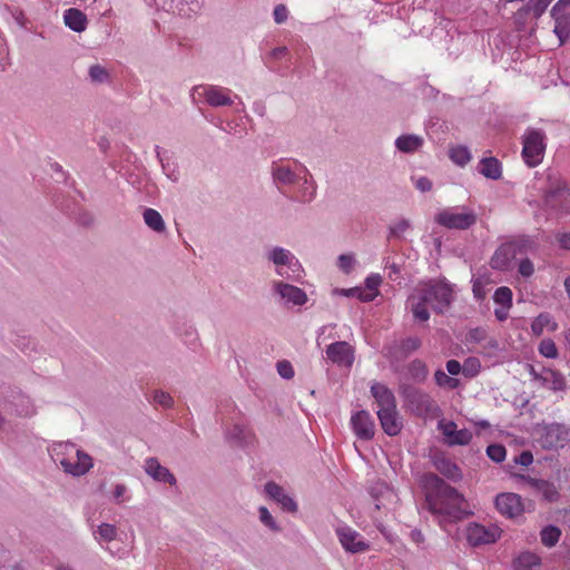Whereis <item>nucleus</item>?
Returning <instances> with one entry per match:
<instances>
[{
	"mask_svg": "<svg viewBox=\"0 0 570 570\" xmlns=\"http://www.w3.org/2000/svg\"><path fill=\"white\" fill-rule=\"evenodd\" d=\"M424 489L429 511L445 522L460 520L464 514V497L435 474L424 476Z\"/></svg>",
	"mask_w": 570,
	"mask_h": 570,
	"instance_id": "1",
	"label": "nucleus"
},
{
	"mask_svg": "<svg viewBox=\"0 0 570 570\" xmlns=\"http://www.w3.org/2000/svg\"><path fill=\"white\" fill-rule=\"evenodd\" d=\"M271 175L274 184L283 186H298L296 198L308 203L316 196V184L307 167L295 159H277L271 165Z\"/></svg>",
	"mask_w": 570,
	"mask_h": 570,
	"instance_id": "2",
	"label": "nucleus"
},
{
	"mask_svg": "<svg viewBox=\"0 0 570 570\" xmlns=\"http://www.w3.org/2000/svg\"><path fill=\"white\" fill-rule=\"evenodd\" d=\"M51 459L73 476L85 475L94 466L92 458L70 442H57L49 448Z\"/></svg>",
	"mask_w": 570,
	"mask_h": 570,
	"instance_id": "3",
	"label": "nucleus"
},
{
	"mask_svg": "<svg viewBox=\"0 0 570 570\" xmlns=\"http://www.w3.org/2000/svg\"><path fill=\"white\" fill-rule=\"evenodd\" d=\"M522 158L529 167H535L543 160L546 135L540 129L529 128L522 138Z\"/></svg>",
	"mask_w": 570,
	"mask_h": 570,
	"instance_id": "4",
	"label": "nucleus"
},
{
	"mask_svg": "<svg viewBox=\"0 0 570 570\" xmlns=\"http://www.w3.org/2000/svg\"><path fill=\"white\" fill-rule=\"evenodd\" d=\"M267 261L274 265L275 273L285 278H293L298 275L301 264L295 255L283 247L274 246L266 250Z\"/></svg>",
	"mask_w": 570,
	"mask_h": 570,
	"instance_id": "5",
	"label": "nucleus"
},
{
	"mask_svg": "<svg viewBox=\"0 0 570 570\" xmlns=\"http://www.w3.org/2000/svg\"><path fill=\"white\" fill-rule=\"evenodd\" d=\"M533 248V242L529 238H520L502 244L491 258V266L494 269L507 271L517 254L525 253Z\"/></svg>",
	"mask_w": 570,
	"mask_h": 570,
	"instance_id": "6",
	"label": "nucleus"
},
{
	"mask_svg": "<svg viewBox=\"0 0 570 570\" xmlns=\"http://www.w3.org/2000/svg\"><path fill=\"white\" fill-rule=\"evenodd\" d=\"M417 287L428 295L429 304L436 313L445 311L453 301V288L443 281H431Z\"/></svg>",
	"mask_w": 570,
	"mask_h": 570,
	"instance_id": "7",
	"label": "nucleus"
},
{
	"mask_svg": "<svg viewBox=\"0 0 570 570\" xmlns=\"http://www.w3.org/2000/svg\"><path fill=\"white\" fill-rule=\"evenodd\" d=\"M435 222L450 229H466L476 222L473 210L464 208H448L435 216Z\"/></svg>",
	"mask_w": 570,
	"mask_h": 570,
	"instance_id": "8",
	"label": "nucleus"
},
{
	"mask_svg": "<svg viewBox=\"0 0 570 570\" xmlns=\"http://www.w3.org/2000/svg\"><path fill=\"white\" fill-rule=\"evenodd\" d=\"M194 99L203 98L212 107L230 106L234 100L232 90L215 85H199L193 88Z\"/></svg>",
	"mask_w": 570,
	"mask_h": 570,
	"instance_id": "9",
	"label": "nucleus"
},
{
	"mask_svg": "<svg viewBox=\"0 0 570 570\" xmlns=\"http://www.w3.org/2000/svg\"><path fill=\"white\" fill-rule=\"evenodd\" d=\"M502 534V530L497 524L470 523L465 530L468 542L473 546L491 544L497 542Z\"/></svg>",
	"mask_w": 570,
	"mask_h": 570,
	"instance_id": "10",
	"label": "nucleus"
},
{
	"mask_svg": "<svg viewBox=\"0 0 570 570\" xmlns=\"http://www.w3.org/2000/svg\"><path fill=\"white\" fill-rule=\"evenodd\" d=\"M570 438V429L560 423H552L542 426L540 441L546 449L563 448Z\"/></svg>",
	"mask_w": 570,
	"mask_h": 570,
	"instance_id": "11",
	"label": "nucleus"
},
{
	"mask_svg": "<svg viewBox=\"0 0 570 570\" xmlns=\"http://www.w3.org/2000/svg\"><path fill=\"white\" fill-rule=\"evenodd\" d=\"M335 533L343 549L351 553H361L370 549V544L363 535L348 525H340Z\"/></svg>",
	"mask_w": 570,
	"mask_h": 570,
	"instance_id": "12",
	"label": "nucleus"
},
{
	"mask_svg": "<svg viewBox=\"0 0 570 570\" xmlns=\"http://www.w3.org/2000/svg\"><path fill=\"white\" fill-rule=\"evenodd\" d=\"M273 292L278 296L279 303L286 306H302L307 301V295L303 289L282 281L273 283Z\"/></svg>",
	"mask_w": 570,
	"mask_h": 570,
	"instance_id": "13",
	"label": "nucleus"
},
{
	"mask_svg": "<svg viewBox=\"0 0 570 570\" xmlns=\"http://www.w3.org/2000/svg\"><path fill=\"white\" fill-rule=\"evenodd\" d=\"M495 507L502 515L509 519L518 518L524 512L522 498L512 492L498 494L495 498Z\"/></svg>",
	"mask_w": 570,
	"mask_h": 570,
	"instance_id": "14",
	"label": "nucleus"
},
{
	"mask_svg": "<svg viewBox=\"0 0 570 570\" xmlns=\"http://www.w3.org/2000/svg\"><path fill=\"white\" fill-rule=\"evenodd\" d=\"M326 357L332 363L350 367L354 362V350L347 342H335L326 347Z\"/></svg>",
	"mask_w": 570,
	"mask_h": 570,
	"instance_id": "15",
	"label": "nucleus"
},
{
	"mask_svg": "<svg viewBox=\"0 0 570 570\" xmlns=\"http://www.w3.org/2000/svg\"><path fill=\"white\" fill-rule=\"evenodd\" d=\"M439 429L450 445H465L470 443L472 439V433L470 430H459L458 425L452 421H440Z\"/></svg>",
	"mask_w": 570,
	"mask_h": 570,
	"instance_id": "16",
	"label": "nucleus"
},
{
	"mask_svg": "<svg viewBox=\"0 0 570 570\" xmlns=\"http://www.w3.org/2000/svg\"><path fill=\"white\" fill-rule=\"evenodd\" d=\"M353 432L361 440H371L374 436L375 424L367 411H358L351 417Z\"/></svg>",
	"mask_w": 570,
	"mask_h": 570,
	"instance_id": "17",
	"label": "nucleus"
},
{
	"mask_svg": "<svg viewBox=\"0 0 570 570\" xmlns=\"http://www.w3.org/2000/svg\"><path fill=\"white\" fill-rule=\"evenodd\" d=\"M409 305L415 320L426 322L430 318L428 295L422 293L419 287L409 297Z\"/></svg>",
	"mask_w": 570,
	"mask_h": 570,
	"instance_id": "18",
	"label": "nucleus"
},
{
	"mask_svg": "<svg viewBox=\"0 0 570 570\" xmlns=\"http://www.w3.org/2000/svg\"><path fill=\"white\" fill-rule=\"evenodd\" d=\"M145 472L157 482L176 484V478L170 471L163 466L156 458H148L144 464Z\"/></svg>",
	"mask_w": 570,
	"mask_h": 570,
	"instance_id": "19",
	"label": "nucleus"
},
{
	"mask_svg": "<svg viewBox=\"0 0 570 570\" xmlns=\"http://www.w3.org/2000/svg\"><path fill=\"white\" fill-rule=\"evenodd\" d=\"M265 493L276 501L282 509L288 512H296L297 511V504L293 500L292 497H289L282 487L276 484L275 482H267L265 484Z\"/></svg>",
	"mask_w": 570,
	"mask_h": 570,
	"instance_id": "20",
	"label": "nucleus"
},
{
	"mask_svg": "<svg viewBox=\"0 0 570 570\" xmlns=\"http://www.w3.org/2000/svg\"><path fill=\"white\" fill-rule=\"evenodd\" d=\"M376 414L381 426L386 434L393 436L400 433L402 429V421L399 417L396 407L393 410H377Z\"/></svg>",
	"mask_w": 570,
	"mask_h": 570,
	"instance_id": "21",
	"label": "nucleus"
},
{
	"mask_svg": "<svg viewBox=\"0 0 570 570\" xmlns=\"http://www.w3.org/2000/svg\"><path fill=\"white\" fill-rule=\"evenodd\" d=\"M371 393L377 404V410H393L396 407L394 394L384 384L374 383Z\"/></svg>",
	"mask_w": 570,
	"mask_h": 570,
	"instance_id": "22",
	"label": "nucleus"
},
{
	"mask_svg": "<svg viewBox=\"0 0 570 570\" xmlns=\"http://www.w3.org/2000/svg\"><path fill=\"white\" fill-rule=\"evenodd\" d=\"M9 409L11 413L21 417H29L36 413V407L31 400L22 394L12 397Z\"/></svg>",
	"mask_w": 570,
	"mask_h": 570,
	"instance_id": "23",
	"label": "nucleus"
},
{
	"mask_svg": "<svg viewBox=\"0 0 570 570\" xmlns=\"http://www.w3.org/2000/svg\"><path fill=\"white\" fill-rule=\"evenodd\" d=\"M63 21L75 32L85 31L88 23L86 14L76 8L67 9L63 12Z\"/></svg>",
	"mask_w": 570,
	"mask_h": 570,
	"instance_id": "24",
	"label": "nucleus"
},
{
	"mask_svg": "<svg viewBox=\"0 0 570 570\" xmlns=\"http://www.w3.org/2000/svg\"><path fill=\"white\" fill-rule=\"evenodd\" d=\"M529 484L537 493L541 494L542 498L549 502H554L559 499V491L552 482L539 479H529Z\"/></svg>",
	"mask_w": 570,
	"mask_h": 570,
	"instance_id": "25",
	"label": "nucleus"
},
{
	"mask_svg": "<svg viewBox=\"0 0 570 570\" xmlns=\"http://www.w3.org/2000/svg\"><path fill=\"white\" fill-rule=\"evenodd\" d=\"M478 169L485 178L498 180L502 176V165L494 157H484L479 161Z\"/></svg>",
	"mask_w": 570,
	"mask_h": 570,
	"instance_id": "26",
	"label": "nucleus"
},
{
	"mask_svg": "<svg viewBox=\"0 0 570 570\" xmlns=\"http://www.w3.org/2000/svg\"><path fill=\"white\" fill-rule=\"evenodd\" d=\"M557 328L558 324L549 313H541L531 324V331L535 336H540L544 332H554Z\"/></svg>",
	"mask_w": 570,
	"mask_h": 570,
	"instance_id": "27",
	"label": "nucleus"
},
{
	"mask_svg": "<svg viewBox=\"0 0 570 570\" xmlns=\"http://www.w3.org/2000/svg\"><path fill=\"white\" fill-rule=\"evenodd\" d=\"M541 566V558L530 551L521 552L513 562L514 570H537Z\"/></svg>",
	"mask_w": 570,
	"mask_h": 570,
	"instance_id": "28",
	"label": "nucleus"
},
{
	"mask_svg": "<svg viewBox=\"0 0 570 570\" xmlns=\"http://www.w3.org/2000/svg\"><path fill=\"white\" fill-rule=\"evenodd\" d=\"M540 383L553 391H561L566 387V380L563 375L551 368H544L541 372Z\"/></svg>",
	"mask_w": 570,
	"mask_h": 570,
	"instance_id": "29",
	"label": "nucleus"
},
{
	"mask_svg": "<svg viewBox=\"0 0 570 570\" xmlns=\"http://www.w3.org/2000/svg\"><path fill=\"white\" fill-rule=\"evenodd\" d=\"M552 17L556 20L554 32L561 42H564L570 37V13L567 10L561 12H552Z\"/></svg>",
	"mask_w": 570,
	"mask_h": 570,
	"instance_id": "30",
	"label": "nucleus"
},
{
	"mask_svg": "<svg viewBox=\"0 0 570 570\" xmlns=\"http://www.w3.org/2000/svg\"><path fill=\"white\" fill-rule=\"evenodd\" d=\"M412 403L416 405V411L420 414H432L438 410L434 400L422 392H417L413 395Z\"/></svg>",
	"mask_w": 570,
	"mask_h": 570,
	"instance_id": "31",
	"label": "nucleus"
},
{
	"mask_svg": "<svg viewBox=\"0 0 570 570\" xmlns=\"http://www.w3.org/2000/svg\"><path fill=\"white\" fill-rule=\"evenodd\" d=\"M118 530L114 524L101 523L94 531V538L99 544L109 543L117 538Z\"/></svg>",
	"mask_w": 570,
	"mask_h": 570,
	"instance_id": "32",
	"label": "nucleus"
},
{
	"mask_svg": "<svg viewBox=\"0 0 570 570\" xmlns=\"http://www.w3.org/2000/svg\"><path fill=\"white\" fill-rule=\"evenodd\" d=\"M423 144V139L416 135H403L395 140V146L400 151L413 153Z\"/></svg>",
	"mask_w": 570,
	"mask_h": 570,
	"instance_id": "33",
	"label": "nucleus"
},
{
	"mask_svg": "<svg viewBox=\"0 0 570 570\" xmlns=\"http://www.w3.org/2000/svg\"><path fill=\"white\" fill-rule=\"evenodd\" d=\"M144 222L145 224L157 233H163L166 229L165 222L161 217V215L154 208H147L145 209L144 214Z\"/></svg>",
	"mask_w": 570,
	"mask_h": 570,
	"instance_id": "34",
	"label": "nucleus"
},
{
	"mask_svg": "<svg viewBox=\"0 0 570 570\" xmlns=\"http://www.w3.org/2000/svg\"><path fill=\"white\" fill-rule=\"evenodd\" d=\"M449 157L455 165L463 167L471 160V153L468 147L458 145L449 149Z\"/></svg>",
	"mask_w": 570,
	"mask_h": 570,
	"instance_id": "35",
	"label": "nucleus"
},
{
	"mask_svg": "<svg viewBox=\"0 0 570 570\" xmlns=\"http://www.w3.org/2000/svg\"><path fill=\"white\" fill-rule=\"evenodd\" d=\"M561 537V530L554 525H547L540 531V539L544 547L552 548L554 547Z\"/></svg>",
	"mask_w": 570,
	"mask_h": 570,
	"instance_id": "36",
	"label": "nucleus"
},
{
	"mask_svg": "<svg viewBox=\"0 0 570 570\" xmlns=\"http://www.w3.org/2000/svg\"><path fill=\"white\" fill-rule=\"evenodd\" d=\"M435 466L446 478L455 480L461 476L458 465L450 460L440 459L435 462Z\"/></svg>",
	"mask_w": 570,
	"mask_h": 570,
	"instance_id": "37",
	"label": "nucleus"
},
{
	"mask_svg": "<svg viewBox=\"0 0 570 570\" xmlns=\"http://www.w3.org/2000/svg\"><path fill=\"white\" fill-rule=\"evenodd\" d=\"M149 401L154 405L161 406L164 409H169L174 405V399L168 392L156 390L151 393Z\"/></svg>",
	"mask_w": 570,
	"mask_h": 570,
	"instance_id": "38",
	"label": "nucleus"
},
{
	"mask_svg": "<svg viewBox=\"0 0 570 570\" xmlns=\"http://www.w3.org/2000/svg\"><path fill=\"white\" fill-rule=\"evenodd\" d=\"M357 261L354 254H342L337 258V267L344 274H351L356 267Z\"/></svg>",
	"mask_w": 570,
	"mask_h": 570,
	"instance_id": "39",
	"label": "nucleus"
},
{
	"mask_svg": "<svg viewBox=\"0 0 570 570\" xmlns=\"http://www.w3.org/2000/svg\"><path fill=\"white\" fill-rule=\"evenodd\" d=\"M495 304L501 306H512V292L509 287H499L493 295Z\"/></svg>",
	"mask_w": 570,
	"mask_h": 570,
	"instance_id": "40",
	"label": "nucleus"
},
{
	"mask_svg": "<svg viewBox=\"0 0 570 570\" xmlns=\"http://www.w3.org/2000/svg\"><path fill=\"white\" fill-rule=\"evenodd\" d=\"M259 521L273 532H279L281 527L277 524L273 515L269 513L266 507H259Z\"/></svg>",
	"mask_w": 570,
	"mask_h": 570,
	"instance_id": "41",
	"label": "nucleus"
},
{
	"mask_svg": "<svg viewBox=\"0 0 570 570\" xmlns=\"http://www.w3.org/2000/svg\"><path fill=\"white\" fill-rule=\"evenodd\" d=\"M411 228V223L406 218H399L390 226V234L394 237L403 236Z\"/></svg>",
	"mask_w": 570,
	"mask_h": 570,
	"instance_id": "42",
	"label": "nucleus"
},
{
	"mask_svg": "<svg viewBox=\"0 0 570 570\" xmlns=\"http://www.w3.org/2000/svg\"><path fill=\"white\" fill-rule=\"evenodd\" d=\"M539 353L548 358H557L558 348L556 343L550 338L542 340L539 344Z\"/></svg>",
	"mask_w": 570,
	"mask_h": 570,
	"instance_id": "43",
	"label": "nucleus"
},
{
	"mask_svg": "<svg viewBox=\"0 0 570 570\" xmlns=\"http://www.w3.org/2000/svg\"><path fill=\"white\" fill-rule=\"evenodd\" d=\"M480 361L476 357H469L463 363L462 373L466 377H474L480 372Z\"/></svg>",
	"mask_w": 570,
	"mask_h": 570,
	"instance_id": "44",
	"label": "nucleus"
},
{
	"mask_svg": "<svg viewBox=\"0 0 570 570\" xmlns=\"http://www.w3.org/2000/svg\"><path fill=\"white\" fill-rule=\"evenodd\" d=\"M552 0H531V6H527L519 10L518 16H524L532 9L535 16H540Z\"/></svg>",
	"mask_w": 570,
	"mask_h": 570,
	"instance_id": "45",
	"label": "nucleus"
},
{
	"mask_svg": "<svg viewBox=\"0 0 570 570\" xmlns=\"http://www.w3.org/2000/svg\"><path fill=\"white\" fill-rule=\"evenodd\" d=\"M410 373L411 376L415 380H424L428 374L426 365L421 360H414L410 364Z\"/></svg>",
	"mask_w": 570,
	"mask_h": 570,
	"instance_id": "46",
	"label": "nucleus"
},
{
	"mask_svg": "<svg viewBox=\"0 0 570 570\" xmlns=\"http://www.w3.org/2000/svg\"><path fill=\"white\" fill-rule=\"evenodd\" d=\"M487 454L492 461L500 463L504 461L507 451L505 448L500 444H491L487 449Z\"/></svg>",
	"mask_w": 570,
	"mask_h": 570,
	"instance_id": "47",
	"label": "nucleus"
},
{
	"mask_svg": "<svg viewBox=\"0 0 570 570\" xmlns=\"http://www.w3.org/2000/svg\"><path fill=\"white\" fill-rule=\"evenodd\" d=\"M89 76L92 81L104 82L108 79L107 70L100 65H94L89 68Z\"/></svg>",
	"mask_w": 570,
	"mask_h": 570,
	"instance_id": "48",
	"label": "nucleus"
},
{
	"mask_svg": "<svg viewBox=\"0 0 570 570\" xmlns=\"http://www.w3.org/2000/svg\"><path fill=\"white\" fill-rule=\"evenodd\" d=\"M382 284V277L379 274H370L364 282V287H366L370 292L376 293L379 296L380 291L379 287Z\"/></svg>",
	"mask_w": 570,
	"mask_h": 570,
	"instance_id": "49",
	"label": "nucleus"
},
{
	"mask_svg": "<svg viewBox=\"0 0 570 570\" xmlns=\"http://www.w3.org/2000/svg\"><path fill=\"white\" fill-rule=\"evenodd\" d=\"M434 377H435L436 384L440 386H448L450 389H454L458 383V381L455 379L450 377L441 370L435 372Z\"/></svg>",
	"mask_w": 570,
	"mask_h": 570,
	"instance_id": "50",
	"label": "nucleus"
},
{
	"mask_svg": "<svg viewBox=\"0 0 570 570\" xmlns=\"http://www.w3.org/2000/svg\"><path fill=\"white\" fill-rule=\"evenodd\" d=\"M518 272L523 277H530L534 273V265L529 258L521 259L518 266Z\"/></svg>",
	"mask_w": 570,
	"mask_h": 570,
	"instance_id": "51",
	"label": "nucleus"
},
{
	"mask_svg": "<svg viewBox=\"0 0 570 570\" xmlns=\"http://www.w3.org/2000/svg\"><path fill=\"white\" fill-rule=\"evenodd\" d=\"M277 372L283 379L289 380L294 376V368L288 361L277 363Z\"/></svg>",
	"mask_w": 570,
	"mask_h": 570,
	"instance_id": "52",
	"label": "nucleus"
},
{
	"mask_svg": "<svg viewBox=\"0 0 570 570\" xmlns=\"http://www.w3.org/2000/svg\"><path fill=\"white\" fill-rule=\"evenodd\" d=\"M413 183L415 187L422 193L429 191L432 188V181L426 177L413 178Z\"/></svg>",
	"mask_w": 570,
	"mask_h": 570,
	"instance_id": "53",
	"label": "nucleus"
},
{
	"mask_svg": "<svg viewBox=\"0 0 570 570\" xmlns=\"http://www.w3.org/2000/svg\"><path fill=\"white\" fill-rule=\"evenodd\" d=\"M156 154H157V157L159 158L160 163H161V166H163V170L164 173L166 174V176L171 179L173 181H176L178 179V174L176 173L175 169H170V166L167 164H164L163 159L160 158V149L159 147H156Z\"/></svg>",
	"mask_w": 570,
	"mask_h": 570,
	"instance_id": "54",
	"label": "nucleus"
},
{
	"mask_svg": "<svg viewBox=\"0 0 570 570\" xmlns=\"http://www.w3.org/2000/svg\"><path fill=\"white\" fill-rule=\"evenodd\" d=\"M421 346V341L417 337H407L402 343V348L406 352H412Z\"/></svg>",
	"mask_w": 570,
	"mask_h": 570,
	"instance_id": "55",
	"label": "nucleus"
},
{
	"mask_svg": "<svg viewBox=\"0 0 570 570\" xmlns=\"http://www.w3.org/2000/svg\"><path fill=\"white\" fill-rule=\"evenodd\" d=\"M287 19V9L283 4H278L274 9V20L277 23H282Z\"/></svg>",
	"mask_w": 570,
	"mask_h": 570,
	"instance_id": "56",
	"label": "nucleus"
},
{
	"mask_svg": "<svg viewBox=\"0 0 570 570\" xmlns=\"http://www.w3.org/2000/svg\"><path fill=\"white\" fill-rule=\"evenodd\" d=\"M127 493V487L125 484H116L112 497L116 502L120 503L125 500V495Z\"/></svg>",
	"mask_w": 570,
	"mask_h": 570,
	"instance_id": "57",
	"label": "nucleus"
},
{
	"mask_svg": "<svg viewBox=\"0 0 570 570\" xmlns=\"http://www.w3.org/2000/svg\"><path fill=\"white\" fill-rule=\"evenodd\" d=\"M473 294L478 299H482L485 296V289L481 279L473 281Z\"/></svg>",
	"mask_w": 570,
	"mask_h": 570,
	"instance_id": "58",
	"label": "nucleus"
},
{
	"mask_svg": "<svg viewBox=\"0 0 570 570\" xmlns=\"http://www.w3.org/2000/svg\"><path fill=\"white\" fill-rule=\"evenodd\" d=\"M376 293L370 292L366 287H360L357 298L362 302H372L376 298Z\"/></svg>",
	"mask_w": 570,
	"mask_h": 570,
	"instance_id": "59",
	"label": "nucleus"
},
{
	"mask_svg": "<svg viewBox=\"0 0 570 570\" xmlns=\"http://www.w3.org/2000/svg\"><path fill=\"white\" fill-rule=\"evenodd\" d=\"M463 365L456 360H450L446 362V370L451 375H458L462 371Z\"/></svg>",
	"mask_w": 570,
	"mask_h": 570,
	"instance_id": "60",
	"label": "nucleus"
},
{
	"mask_svg": "<svg viewBox=\"0 0 570 570\" xmlns=\"http://www.w3.org/2000/svg\"><path fill=\"white\" fill-rule=\"evenodd\" d=\"M518 464L523 466H528L533 462V456L531 452H522L515 460Z\"/></svg>",
	"mask_w": 570,
	"mask_h": 570,
	"instance_id": "61",
	"label": "nucleus"
},
{
	"mask_svg": "<svg viewBox=\"0 0 570 570\" xmlns=\"http://www.w3.org/2000/svg\"><path fill=\"white\" fill-rule=\"evenodd\" d=\"M511 306H501L494 309V315L499 321H505L509 316Z\"/></svg>",
	"mask_w": 570,
	"mask_h": 570,
	"instance_id": "62",
	"label": "nucleus"
},
{
	"mask_svg": "<svg viewBox=\"0 0 570 570\" xmlns=\"http://www.w3.org/2000/svg\"><path fill=\"white\" fill-rule=\"evenodd\" d=\"M8 49L4 46L0 48V69L4 70L9 66Z\"/></svg>",
	"mask_w": 570,
	"mask_h": 570,
	"instance_id": "63",
	"label": "nucleus"
},
{
	"mask_svg": "<svg viewBox=\"0 0 570 570\" xmlns=\"http://www.w3.org/2000/svg\"><path fill=\"white\" fill-rule=\"evenodd\" d=\"M557 239L563 249L570 250V233L559 234Z\"/></svg>",
	"mask_w": 570,
	"mask_h": 570,
	"instance_id": "64",
	"label": "nucleus"
}]
</instances>
